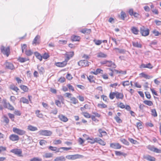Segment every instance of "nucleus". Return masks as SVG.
Wrapping results in <instances>:
<instances>
[{"label":"nucleus","instance_id":"1","mask_svg":"<svg viewBox=\"0 0 161 161\" xmlns=\"http://www.w3.org/2000/svg\"><path fill=\"white\" fill-rule=\"evenodd\" d=\"M13 131L15 133L21 136L25 134L26 133V131L25 130L16 127H13Z\"/></svg>","mask_w":161,"mask_h":161},{"label":"nucleus","instance_id":"2","mask_svg":"<svg viewBox=\"0 0 161 161\" xmlns=\"http://www.w3.org/2000/svg\"><path fill=\"white\" fill-rule=\"evenodd\" d=\"M39 134L42 136H51L52 132L50 130H42L39 131Z\"/></svg>","mask_w":161,"mask_h":161},{"label":"nucleus","instance_id":"3","mask_svg":"<svg viewBox=\"0 0 161 161\" xmlns=\"http://www.w3.org/2000/svg\"><path fill=\"white\" fill-rule=\"evenodd\" d=\"M83 156L79 154L72 155H68L66 156V158L68 159L74 160L82 157Z\"/></svg>","mask_w":161,"mask_h":161},{"label":"nucleus","instance_id":"4","mask_svg":"<svg viewBox=\"0 0 161 161\" xmlns=\"http://www.w3.org/2000/svg\"><path fill=\"white\" fill-rule=\"evenodd\" d=\"M140 33L142 36H146L149 35V30L143 26L140 28Z\"/></svg>","mask_w":161,"mask_h":161},{"label":"nucleus","instance_id":"5","mask_svg":"<svg viewBox=\"0 0 161 161\" xmlns=\"http://www.w3.org/2000/svg\"><path fill=\"white\" fill-rule=\"evenodd\" d=\"M1 52L4 55H6L7 57H8L9 54L10 50L8 47H7L5 49L3 46H2L1 47Z\"/></svg>","mask_w":161,"mask_h":161},{"label":"nucleus","instance_id":"6","mask_svg":"<svg viewBox=\"0 0 161 161\" xmlns=\"http://www.w3.org/2000/svg\"><path fill=\"white\" fill-rule=\"evenodd\" d=\"M89 62L86 60H81L78 62V64L80 66L86 67L89 66Z\"/></svg>","mask_w":161,"mask_h":161},{"label":"nucleus","instance_id":"7","mask_svg":"<svg viewBox=\"0 0 161 161\" xmlns=\"http://www.w3.org/2000/svg\"><path fill=\"white\" fill-rule=\"evenodd\" d=\"M10 152L14 153L15 154L18 155L19 156H21L22 151L21 149H12Z\"/></svg>","mask_w":161,"mask_h":161},{"label":"nucleus","instance_id":"8","mask_svg":"<svg viewBox=\"0 0 161 161\" xmlns=\"http://www.w3.org/2000/svg\"><path fill=\"white\" fill-rule=\"evenodd\" d=\"M9 139L12 141H16L19 140V137L17 135L12 134L9 136Z\"/></svg>","mask_w":161,"mask_h":161},{"label":"nucleus","instance_id":"9","mask_svg":"<svg viewBox=\"0 0 161 161\" xmlns=\"http://www.w3.org/2000/svg\"><path fill=\"white\" fill-rule=\"evenodd\" d=\"M143 158L149 161H155V158L149 155H145L143 156Z\"/></svg>","mask_w":161,"mask_h":161},{"label":"nucleus","instance_id":"10","mask_svg":"<svg viewBox=\"0 0 161 161\" xmlns=\"http://www.w3.org/2000/svg\"><path fill=\"white\" fill-rule=\"evenodd\" d=\"M110 147L114 149H119L121 148V145L119 143H112L110 144Z\"/></svg>","mask_w":161,"mask_h":161},{"label":"nucleus","instance_id":"11","mask_svg":"<svg viewBox=\"0 0 161 161\" xmlns=\"http://www.w3.org/2000/svg\"><path fill=\"white\" fill-rule=\"evenodd\" d=\"M4 106L5 108H6L11 110H13L14 109V108L9 103H7L5 101L4 102Z\"/></svg>","mask_w":161,"mask_h":161},{"label":"nucleus","instance_id":"12","mask_svg":"<svg viewBox=\"0 0 161 161\" xmlns=\"http://www.w3.org/2000/svg\"><path fill=\"white\" fill-rule=\"evenodd\" d=\"M140 68H147L149 69H152L153 68V66H152L151 64L150 63H148L147 64H142L141 65Z\"/></svg>","mask_w":161,"mask_h":161},{"label":"nucleus","instance_id":"13","mask_svg":"<svg viewBox=\"0 0 161 161\" xmlns=\"http://www.w3.org/2000/svg\"><path fill=\"white\" fill-rule=\"evenodd\" d=\"M6 67L8 69L13 70L14 68L13 64L11 63L6 62L5 64Z\"/></svg>","mask_w":161,"mask_h":161},{"label":"nucleus","instance_id":"14","mask_svg":"<svg viewBox=\"0 0 161 161\" xmlns=\"http://www.w3.org/2000/svg\"><path fill=\"white\" fill-rule=\"evenodd\" d=\"M48 148L49 150L53 151L55 152V153H57L59 152L60 148H57L56 147H53L50 146L48 147Z\"/></svg>","mask_w":161,"mask_h":161},{"label":"nucleus","instance_id":"15","mask_svg":"<svg viewBox=\"0 0 161 161\" xmlns=\"http://www.w3.org/2000/svg\"><path fill=\"white\" fill-rule=\"evenodd\" d=\"M67 64V61H64L62 62H58L56 63V65L58 67H63L65 66Z\"/></svg>","mask_w":161,"mask_h":161},{"label":"nucleus","instance_id":"16","mask_svg":"<svg viewBox=\"0 0 161 161\" xmlns=\"http://www.w3.org/2000/svg\"><path fill=\"white\" fill-rule=\"evenodd\" d=\"M58 117L60 120L64 122H66L68 121V119L67 117L63 114L59 115Z\"/></svg>","mask_w":161,"mask_h":161},{"label":"nucleus","instance_id":"17","mask_svg":"<svg viewBox=\"0 0 161 161\" xmlns=\"http://www.w3.org/2000/svg\"><path fill=\"white\" fill-rule=\"evenodd\" d=\"M74 53L73 52H71L68 53H66L65 54V56L66 59V60L67 62L70 59V58H72L74 55Z\"/></svg>","mask_w":161,"mask_h":161},{"label":"nucleus","instance_id":"18","mask_svg":"<svg viewBox=\"0 0 161 161\" xmlns=\"http://www.w3.org/2000/svg\"><path fill=\"white\" fill-rule=\"evenodd\" d=\"M115 97L117 99H122L124 97V95L122 93L115 92Z\"/></svg>","mask_w":161,"mask_h":161},{"label":"nucleus","instance_id":"19","mask_svg":"<svg viewBox=\"0 0 161 161\" xmlns=\"http://www.w3.org/2000/svg\"><path fill=\"white\" fill-rule=\"evenodd\" d=\"M40 38V36L38 35H37L32 42V44L36 45L37 44H38L39 43V41Z\"/></svg>","mask_w":161,"mask_h":161},{"label":"nucleus","instance_id":"20","mask_svg":"<svg viewBox=\"0 0 161 161\" xmlns=\"http://www.w3.org/2000/svg\"><path fill=\"white\" fill-rule=\"evenodd\" d=\"M53 156V154L50 153H45L42 156L44 158H52Z\"/></svg>","mask_w":161,"mask_h":161},{"label":"nucleus","instance_id":"21","mask_svg":"<svg viewBox=\"0 0 161 161\" xmlns=\"http://www.w3.org/2000/svg\"><path fill=\"white\" fill-rule=\"evenodd\" d=\"M106 66L111 67L113 68H115L116 67L115 64L111 61H107Z\"/></svg>","mask_w":161,"mask_h":161},{"label":"nucleus","instance_id":"22","mask_svg":"<svg viewBox=\"0 0 161 161\" xmlns=\"http://www.w3.org/2000/svg\"><path fill=\"white\" fill-rule=\"evenodd\" d=\"M131 31L135 35H137L139 32L138 29L136 27L133 26L131 28Z\"/></svg>","mask_w":161,"mask_h":161},{"label":"nucleus","instance_id":"23","mask_svg":"<svg viewBox=\"0 0 161 161\" xmlns=\"http://www.w3.org/2000/svg\"><path fill=\"white\" fill-rule=\"evenodd\" d=\"M97 54L98 58H106L107 57V55L106 54L101 52L98 53Z\"/></svg>","mask_w":161,"mask_h":161},{"label":"nucleus","instance_id":"24","mask_svg":"<svg viewBox=\"0 0 161 161\" xmlns=\"http://www.w3.org/2000/svg\"><path fill=\"white\" fill-rule=\"evenodd\" d=\"M96 142L99 143V144L103 145L104 146L106 144V142L101 139L99 138H96Z\"/></svg>","mask_w":161,"mask_h":161},{"label":"nucleus","instance_id":"25","mask_svg":"<svg viewBox=\"0 0 161 161\" xmlns=\"http://www.w3.org/2000/svg\"><path fill=\"white\" fill-rule=\"evenodd\" d=\"M140 77H143L146 79H149L153 77L152 76L148 75L144 73H142L140 74Z\"/></svg>","mask_w":161,"mask_h":161},{"label":"nucleus","instance_id":"26","mask_svg":"<svg viewBox=\"0 0 161 161\" xmlns=\"http://www.w3.org/2000/svg\"><path fill=\"white\" fill-rule=\"evenodd\" d=\"M65 157L62 156L56 157L54 160V161H65Z\"/></svg>","mask_w":161,"mask_h":161},{"label":"nucleus","instance_id":"27","mask_svg":"<svg viewBox=\"0 0 161 161\" xmlns=\"http://www.w3.org/2000/svg\"><path fill=\"white\" fill-rule=\"evenodd\" d=\"M27 129L31 131H35L37 130V127L33 126L31 125H29L28 126Z\"/></svg>","mask_w":161,"mask_h":161},{"label":"nucleus","instance_id":"28","mask_svg":"<svg viewBox=\"0 0 161 161\" xmlns=\"http://www.w3.org/2000/svg\"><path fill=\"white\" fill-rule=\"evenodd\" d=\"M80 39V37L77 36H73L71 37V40L75 42L79 41Z\"/></svg>","mask_w":161,"mask_h":161},{"label":"nucleus","instance_id":"29","mask_svg":"<svg viewBox=\"0 0 161 161\" xmlns=\"http://www.w3.org/2000/svg\"><path fill=\"white\" fill-rule=\"evenodd\" d=\"M18 61L20 63H24L27 61L29 60V59L26 58L19 57L18 58Z\"/></svg>","mask_w":161,"mask_h":161},{"label":"nucleus","instance_id":"30","mask_svg":"<svg viewBox=\"0 0 161 161\" xmlns=\"http://www.w3.org/2000/svg\"><path fill=\"white\" fill-rule=\"evenodd\" d=\"M91 30L88 29H83L80 31V32L83 33H88L89 34L91 32Z\"/></svg>","mask_w":161,"mask_h":161},{"label":"nucleus","instance_id":"31","mask_svg":"<svg viewBox=\"0 0 161 161\" xmlns=\"http://www.w3.org/2000/svg\"><path fill=\"white\" fill-rule=\"evenodd\" d=\"M132 44L134 47L137 48H141L142 47V45L138 43L137 42H133Z\"/></svg>","mask_w":161,"mask_h":161},{"label":"nucleus","instance_id":"32","mask_svg":"<svg viewBox=\"0 0 161 161\" xmlns=\"http://www.w3.org/2000/svg\"><path fill=\"white\" fill-rule=\"evenodd\" d=\"M35 56L36 58L39 59L40 61H41L42 60V56L41 54L37 52H35L34 53Z\"/></svg>","mask_w":161,"mask_h":161},{"label":"nucleus","instance_id":"33","mask_svg":"<svg viewBox=\"0 0 161 161\" xmlns=\"http://www.w3.org/2000/svg\"><path fill=\"white\" fill-rule=\"evenodd\" d=\"M70 100L71 101L70 103H71L75 104L78 103V100L75 97L71 98Z\"/></svg>","mask_w":161,"mask_h":161},{"label":"nucleus","instance_id":"34","mask_svg":"<svg viewBox=\"0 0 161 161\" xmlns=\"http://www.w3.org/2000/svg\"><path fill=\"white\" fill-rule=\"evenodd\" d=\"M36 116L39 118H42L43 117V114L42 113H40V111L39 110H37L35 113Z\"/></svg>","mask_w":161,"mask_h":161},{"label":"nucleus","instance_id":"35","mask_svg":"<svg viewBox=\"0 0 161 161\" xmlns=\"http://www.w3.org/2000/svg\"><path fill=\"white\" fill-rule=\"evenodd\" d=\"M115 154L117 156H120L122 155L124 157H125L127 155V154L126 153L121 152L120 151H115Z\"/></svg>","mask_w":161,"mask_h":161},{"label":"nucleus","instance_id":"36","mask_svg":"<svg viewBox=\"0 0 161 161\" xmlns=\"http://www.w3.org/2000/svg\"><path fill=\"white\" fill-rule=\"evenodd\" d=\"M37 68L40 74H43L44 72V69L43 67L38 65Z\"/></svg>","mask_w":161,"mask_h":161},{"label":"nucleus","instance_id":"37","mask_svg":"<svg viewBox=\"0 0 161 161\" xmlns=\"http://www.w3.org/2000/svg\"><path fill=\"white\" fill-rule=\"evenodd\" d=\"M121 84H122L124 87H125L126 86H128L130 84V82L128 80L123 81L121 83Z\"/></svg>","mask_w":161,"mask_h":161},{"label":"nucleus","instance_id":"38","mask_svg":"<svg viewBox=\"0 0 161 161\" xmlns=\"http://www.w3.org/2000/svg\"><path fill=\"white\" fill-rule=\"evenodd\" d=\"M103 70L99 69H96V71L94 72H92V73L95 75H97L99 73H103Z\"/></svg>","mask_w":161,"mask_h":161},{"label":"nucleus","instance_id":"39","mask_svg":"<svg viewBox=\"0 0 161 161\" xmlns=\"http://www.w3.org/2000/svg\"><path fill=\"white\" fill-rule=\"evenodd\" d=\"M10 88L12 90L16 91L17 92H19V89L16 86L14 85H11Z\"/></svg>","mask_w":161,"mask_h":161},{"label":"nucleus","instance_id":"40","mask_svg":"<svg viewBox=\"0 0 161 161\" xmlns=\"http://www.w3.org/2000/svg\"><path fill=\"white\" fill-rule=\"evenodd\" d=\"M25 53L27 56H30L33 54V52L30 50H27L25 52Z\"/></svg>","mask_w":161,"mask_h":161},{"label":"nucleus","instance_id":"41","mask_svg":"<svg viewBox=\"0 0 161 161\" xmlns=\"http://www.w3.org/2000/svg\"><path fill=\"white\" fill-rule=\"evenodd\" d=\"M143 103L149 106H152L153 105V103L151 101L149 100H144L143 101Z\"/></svg>","mask_w":161,"mask_h":161},{"label":"nucleus","instance_id":"42","mask_svg":"<svg viewBox=\"0 0 161 161\" xmlns=\"http://www.w3.org/2000/svg\"><path fill=\"white\" fill-rule=\"evenodd\" d=\"M21 47L22 53L25 52L27 50V46L26 44H21Z\"/></svg>","mask_w":161,"mask_h":161},{"label":"nucleus","instance_id":"43","mask_svg":"<svg viewBox=\"0 0 161 161\" xmlns=\"http://www.w3.org/2000/svg\"><path fill=\"white\" fill-rule=\"evenodd\" d=\"M93 42L97 45H99L102 43V41L100 40H97L95 39L93 40Z\"/></svg>","mask_w":161,"mask_h":161},{"label":"nucleus","instance_id":"44","mask_svg":"<svg viewBox=\"0 0 161 161\" xmlns=\"http://www.w3.org/2000/svg\"><path fill=\"white\" fill-rule=\"evenodd\" d=\"M120 141L124 144L128 145H129V142L126 139H120Z\"/></svg>","mask_w":161,"mask_h":161},{"label":"nucleus","instance_id":"45","mask_svg":"<svg viewBox=\"0 0 161 161\" xmlns=\"http://www.w3.org/2000/svg\"><path fill=\"white\" fill-rule=\"evenodd\" d=\"M20 88L25 92H27L28 90V88L27 86L24 85H21L20 86Z\"/></svg>","mask_w":161,"mask_h":161},{"label":"nucleus","instance_id":"46","mask_svg":"<svg viewBox=\"0 0 161 161\" xmlns=\"http://www.w3.org/2000/svg\"><path fill=\"white\" fill-rule=\"evenodd\" d=\"M98 131L100 134H101L104 135V136H105L107 135V132L105 131L102 130L101 129H99L98 130Z\"/></svg>","mask_w":161,"mask_h":161},{"label":"nucleus","instance_id":"47","mask_svg":"<svg viewBox=\"0 0 161 161\" xmlns=\"http://www.w3.org/2000/svg\"><path fill=\"white\" fill-rule=\"evenodd\" d=\"M152 115L154 117H156L157 116V113L155 109H153L151 110Z\"/></svg>","mask_w":161,"mask_h":161},{"label":"nucleus","instance_id":"48","mask_svg":"<svg viewBox=\"0 0 161 161\" xmlns=\"http://www.w3.org/2000/svg\"><path fill=\"white\" fill-rule=\"evenodd\" d=\"M82 114L86 118H91V116L88 113L83 112H82Z\"/></svg>","mask_w":161,"mask_h":161},{"label":"nucleus","instance_id":"49","mask_svg":"<svg viewBox=\"0 0 161 161\" xmlns=\"http://www.w3.org/2000/svg\"><path fill=\"white\" fill-rule=\"evenodd\" d=\"M115 97V92H111L109 95V97L111 99H113Z\"/></svg>","mask_w":161,"mask_h":161},{"label":"nucleus","instance_id":"50","mask_svg":"<svg viewBox=\"0 0 161 161\" xmlns=\"http://www.w3.org/2000/svg\"><path fill=\"white\" fill-rule=\"evenodd\" d=\"M114 118L118 123H120L122 122V120L117 115Z\"/></svg>","mask_w":161,"mask_h":161},{"label":"nucleus","instance_id":"51","mask_svg":"<svg viewBox=\"0 0 161 161\" xmlns=\"http://www.w3.org/2000/svg\"><path fill=\"white\" fill-rule=\"evenodd\" d=\"M88 140H90V141H89V142L91 143L92 144H93L95 142H96V138H88Z\"/></svg>","mask_w":161,"mask_h":161},{"label":"nucleus","instance_id":"52","mask_svg":"<svg viewBox=\"0 0 161 161\" xmlns=\"http://www.w3.org/2000/svg\"><path fill=\"white\" fill-rule=\"evenodd\" d=\"M30 161H42V159L37 157H34L30 159Z\"/></svg>","mask_w":161,"mask_h":161},{"label":"nucleus","instance_id":"53","mask_svg":"<svg viewBox=\"0 0 161 161\" xmlns=\"http://www.w3.org/2000/svg\"><path fill=\"white\" fill-rule=\"evenodd\" d=\"M98 107L101 108H105L107 107V105L104 103L98 104L97 105Z\"/></svg>","mask_w":161,"mask_h":161},{"label":"nucleus","instance_id":"54","mask_svg":"<svg viewBox=\"0 0 161 161\" xmlns=\"http://www.w3.org/2000/svg\"><path fill=\"white\" fill-rule=\"evenodd\" d=\"M126 17V14L125 12L122 11L121 13V18L123 20H124L125 18Z\"/></svg>","mask_w":161,"mask_h":161},{"label":"nucleus","instance_id":"55","mask_svg":"<svg viewBox=\"0 0 161 161\" xmlns=\"http://www.w3.org/2000/svg\"><path fill=\"white\" fill-rule=\"evenodd\" d=\"M128 140L129 141H130L131 143H133L134 144H136L137 143V142L131 138H129Z\"/></svg>","mask_w":161,"mask_h":161},{"label":"nucleus","instance_id":"56","mask_svg":"<svg viewBox=\"0 0 161 161\" xmlns=\"http://www.w3.org/2000/svg\"><path fill=\"white\" fill-rule=\"evenodd\" d=\"M88 80L90 81V82H93L94 81L93 80V77L92 76L90 75L89 77H87Z\"/></svg>","mask_w":161,"mask_h":161},{"label":"nucleus","instance_id":"57","mask_svg":"<svg viewBox=\"0 0 161 161\" xmlns=\"http://www.w3.org/2000/svg\"><path fill=\"white\" fill-rule=\"evenodd\" d=\"M49 57L48 54L46 53H45L42 56V58H43L44 59H47Z\"/></svg>","mask_w":161,"mask_h":161},{"label":"nucleus","instance_id":"58","mask_svg":"<svg viewBox=\"0 0 161 161\" xmlns=\"http://www.w3.org/2000/svg\"><path fill=\"white\" fill-rule=\"evenodd\" d=\"M67 86L70 90H71L72 91H74V87L70 84L67 85Z\"/></svg>","mask_w":161,"mask_h":161},{"label":"nucleus","instance_id":"59","mask_svg":"<svg viewBox=\"0 0 161 161\" xmlns=\"http://www.w3.org/2000/svg\"><path fill=\"white\" fill-rule=\"evenodd\" d=\"M55 104L58 107H61V105L60 102L58 100H56L55 101Z\"/></svg>","mask_w":161,"mask_h":161},{"label":"nucleus","instance_id":"60","mask_svg":"<svg viewBox=\"0 0 161 161\" xmlns=\"http://www.w3.org/2000/svg\"><path fill=\"white\" fill-rule=\"evenodd\" d=\"M61 141L59 140H55L54 141V144L56 145L60 144L61 143Z\"/></svg>","mask_w":161,"mask_h":161},{"label":"nucleus","instance_id":"61","mask_svg":"<svg viewBox=\"0 0 161 161\" xmlns=\"http://www.w3.org/2000/svg\"><path fill=\"white\" fill-rule=\"evenodd\" d=\"M46 143L47 142L46 141L43 140H41L39 142L40 145L41 146L45 145Z\"/></svg>","mask_w":161,"mask_h":161},{"label":"nucleus","instance_id":"62","mask_svg":"<svg viewBox=\"0 0 161 161\" xmlns=\"http://www.w3.org/2000/svg\"><path fill=\"white\" fill-rule=\"evenodd\" d=\"M147 148L150 151L154 152L155 147L153 146H148Z\"/></svg>","mask_w":161,"mask_h":161},{"label":"nucleus","instance_id":"63","mask_svg":"<svg viewBox=\"0 0 161 161\" xmlns=\"http://www.w3.org/2000/svg\"><path fill=\"white\" fill-rule=\"evenodd\" d=\"M58 113V110L56 108H55L54 110H53L51 112V113H52L54 115H56Z\"/></svg>","mask_w":161,"mask_h":161},{"label":"nucleus","instance_id":"64","mask_svg":"<svg viewBox=\"0 0 161 161\" xmlns=\"http://www.w3.org/2000/svg\"><path fill=\"white\" fill-rule=\"evenodd\" d=\"M22 101L24 103H28V100L25 98L22 97L21 98Z\"/></svg>","mask_w":161,"mask_h":161}]
</instances>
